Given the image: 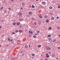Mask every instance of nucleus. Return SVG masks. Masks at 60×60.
Segmentation results:
<instances>
[{"label": "nucleus", "instance_id": "nucleus-1", "mask_svg": "<svg viewBox=\"0 0 60 60\" xmlns=\"http://www.w3.org/2000/svg\"><path fill=\"white\" fill-rule=\"evenodd\" d=\"M31 25L32 27H35V26L34 24V23L33 22H32L31 23Z\"/></svg>", "mask_w": 60, "mask_h": 60}, {"label": "nucleus", "instance_id": "nucleus-31", "mask_svg": "<svg viewBox=\"0 0 60 60\" xmlns=\"http://www.w3.org/2000/svg\"><path fill=\"white\" fill-rule=\"evenodd\" d=\"M3 8H4V7H2L1 8V9H3Z\"/></svg>", "mask_w": 60, "mask_h": 60}, {"label": "nucleus", "instance_id": "nucleus-13", "mask_svg": "<svg viewBox=\"0 0 60 60\" xmlns=\"http://www.w3.org/2000/svg\"><path fill=\"white\" fill-rule=\"evenodd\" d=\"M51 19L52 20H54V17H52L51 18Z\"/></svg>", "mask_w": 60, "mask_h": 60}, {"label": "nucleus", "instance_id": "nucleus-53", "mask_svg": "<svg viewBox=\"0 0 60 60\" xmlns=\"http://www.w3.org/2000/svg\"><path fill=\"white\" fill-rule=\"evenodd\" d=\"M52 40H51L50 41V42H52Z\"/></svg>", "mask_w": 60, "mask_h": 60}, {"label": "nucleus", "instance_id": "nucleus-39", "mask_svg": "<svg viewBox=\"0 0 60 60\" xmlns=\"http://www.w3.org/2000/svg\"><path fill=\"white\" fill-rule=\"evenodd\" d=\"M57 49H60V47H58Z\"/></svg>", "mask_w": 60, "mask_h": 60}, {"label": "nucleus", "instance_id": "nucleus-23", "mask_svg": "<svg viewBox=\"0 0 60 60\" xmlns=\"http://www.w3.org/2000/svg\"><path fill=\"white\" fill-rule=\"evenodd\" d=\"M49 30H50L52 29V28H51V27H50L49 28Z\"/></svg>", "mask_w": 60, "mask_h": 60}, {"label": "nucleus", "instance_id": "nucleus-44", "mask_svg": "<svg viewBox=\"0 0 60 60\" xmlns=\"http://www.w3.org/2000/svg\"><path fill=\"white\" fill-rule=\"evenodd\" d=\"M11 2H13V1H14V0H11Z\"/></svg>", "mask_w": 60, "mask_h": 60}, {"label": "nucleus", "instance_id": "nucleus-26", "mask_svg": "<svg viewBox=\"0 0 60 60\" xmlns=\"http://www.w3.org/2000/svg\"><path fill=\"white\" fill-rule=\"evenodd\" d=\"M18 32H19V31L18 30H16L15 31V32H16V33H18Z\"/></svg>", "mask_w": 60, "mask_h": 60}, {"label": "nucleus", "instance_id": "nucleus-49", "mask_svg": "<svg viewBox=\"0 0 60 60\" xmlns=\"http://www.w3.org/2000/svg\"><path fill=\"white\" fill-rule=\"evenodd\" d=\"M45 60H48L47 59H45Z\"/></svg>", "mask_w": 60, "mask_h": 60}, {"label": "nucleus", "instance_id": "nucleus-51", "mask_svg": "<svg viewBox=\"0 0 60 60\" xmlns=\"http://www.w3.org/2000/svg\"><path fill=\"white\" fill-rule=\"evenodd\" d=\"M21 10H23V8H21Z\"/></svg>", "mask_w": 60, "mask_h": 60}, {"label": "nucleus", "instance_id": "nucleus-5", "mask_svg": "<svg viewBox=\"0 0 60 60\" xmlns=\"http://www.w3.org/2000/svg\"><path fill=\"white\" fill-rule=\"evenodd\" d=\"M42 4H44V5H45V4H46V3H45L44 2H42Z\"/></svg>", "mask_w": 60, "mask_h": 60}, {"label": "nucleus", "instance_id": "nucleus-55", "mask_svg": "<svg viewBox=\"0 0 60 60\" xmlns=\"http://www.w3.org/2000/svg\"><path fill=\"white\" fill-rule=\"evenodd\" d=\"M25 32H27V30H25Z\"/></svg>", "mask_w": 60, "mask_h": 60}, {"label": "nucleus", "instance_id": "nucleus-2", "mask_svg": "<svg viewBox=\"0 0 60 60\" xmlns=\"http://www.w3.org/2000/svg\"><path fill=\"white\" fill-rule=\"evenodd\" d=\"M45 48L46 49H47V50H49V49H51V48H50V47L48 46L46 47Z\"/></svg>", "mask_w": 60, "mask_h": 60}, {"label": "nucleus", "instance_id": "nucleus-46", "mask_svg": "<svg viewBox=\"0 0 60 60\" xmlns=\"http://www.w3.org/2000/svg\"><path fill=\"white\" fill-rule=\"evenodd\" d=\"M18 41H19V42H20L21 41H20V40H18Z\"/></svg>", "mask_w": 60, "mask_h": 60}, {"label": "nucleus", "instance_id": "nucleus-24", "mask_svg": "<svg viewBox=\"0 0 60 60\" xmlns=\"http://www.w3.org/2000/svg\"><path fill=\"white\" fill-rule=\"evenodd\" d=\"M49 55V54L48 53H47L46 54V56H48Z\"/></svg>", "mask_w": 60, "mask_h": 60}, {"label": "nucleus", "instance_id": "nucleus-48", "mask_svg": "<svg viewBox=\"0 0 60 60\" xmlns=\"http://www.w3.org/2000/svg\"><path fill=\"white\" fill-rule=\"evenodd\" d=\"M8 9H9V10H11V8H8Z\"/></svg>", "mask_w": 60, "mask_h": 60}, {"label": "nucleus", "instance_id": "nucleus-17", "mask_svg": "<svg viewBox=\"0 0 60 60\" xmlns=\"http://www.w3.org/2000/svg\"><path fill=\"white\" fill-rule=\"evenodd\" d=\"M49 8L50 9H52V7H49Z\"/></svg>", "mask_w": 60, "mask_h": 60}, {"label": "nucleus", "instance_id": "nucleus-22", "mask_svg": "<svg viewBox=\"0 0 60 60\" xmlns=\"http://www.w3.org/2000/svg\"><path fill=\"white\" fill-rule=\"evenodd\" d=\"M10 56L11 57H12V54H11L10 55Z\"/></svg>", "mask_w": 60, "mask_h": 60}, {"label": "nucleus", "instance_id": "nucleus-58", "mask_svg": "<svg viewBox=\"0 0 60 60\" xmlns=\"http://www.w3.org/2000/svg\"><path fill=\"white\" fill-rule=\"evenodd\" d=\"M2 47V46L1 45H0V47Z\"/></svg>", "mask_w": 60, "mask_h": 60}, {"label": "nucleus", "instance_id": "nucleus-62", "mask_svg": "<svg viewBox=\"0 0 60 60\" xmlns=\"http://www.w3.org/2000/svg\"><path fill=\"white\" fill-rule=\"evenodd\" d=\"M11 41H12V39L11 40Z\"/></svg>", "mask_w": 60, "mask_h": 60}, {"label": "nucleus", "instance_id": "nucleus-59", "mask_svg": "<svg viewBox=\"0 0 60 60\" xmlns=\"http://www.w3.org/2000/svg\"><path fill=\"white\" fill-rule=\"evenodd\" d=\"M14 21V22H15V20H14V21Z\"/></svg>", "mask_w": 60, "mask_h": 60}, {"label": "nucleus", "instance_id": "nucleus-19", "mask_svg": "<svg viewBox=\"0 0 60 60\" xmlns=\"http://www.w3.org/2000/svg\"><path fill=\"white\" fill-rule=\"evenodd\" d=\"M19 20H20V21H22V20H23V19L22 18L21 19H19Z\"/></svg>", "mask_w": 60, "mask_h": 60}, {"label": "nucleus", "instance_id": "nucleus-8", "mask_svg": "<svg viewBox=\"0 0 60 60\" xmlns=\"http://www.w3.org/2000/svg\"><path fill=\"white\" fill-rule=\"evenodd\" d=\"M41 21H39L38 22V23L39 25H40L41 24Z\"/></svg>", "mask_w": 60, "mask_h": 60}, {"label": "nucleus", "instance_id": "nucleus-29", "mask_svg": "<svg viewBox=\"0 0 60 60\" xmlns=\"http://www.w3.org/2000/svg\"><path fill=\"white\" fill-rule=\"evenodd\" d=\"M58 8H60V6H58Z\"/></svg>", "mask_w": 60, "mask_h": 60}, {"label": "nucleus", "instance_id": "nucleus-45", "mask_svg": "<svg viewBox=\"0 0 60 60\" xmlns=\"http://www.w3.org/2000/svg\"><path fill=\"white\" fill-rule=\"evenodd\" d=\"M45 18H47V15H45Z\"/></svg>", "mask_w": 60, "mask_h": 60}, {"label": "nucleus", "instance_id": "nucleus-28", "mask_svg": "<svg viewBox=\"0 0 60 60\" xmlns=\"http://www.w3.org/2000/svg\"><path fill=\"white\" fill-rule=\"evenodd\" d=\"M38 47H41V45H39L38 46Z\"/></svg>", "mask_w": 60, "mask_h": 60}, {"label": "nucleus", "instance_id": "nucleus-60", "mask_svg": "<svg viewBox=\"0 0 60 60\" xmlns=\"http://www.w3.org/2000/svg\"><path fill=\"white\" fill-rule=\"evenodd\" d=\"M58 59V58H56V59Z\"/></svg>", "mask_w": 60, "mask_h": 60}, {"label": "nucleus", "instance_id": "nucleus-4", "mask_svg": "<svg viewBox=\"0 0 60 60\" xmlns=\"http://www.w3.org/2000/svg\"><path fill=\"white\" fill-rule=\"evenodd\" d=\"M18 15L20 16H22V14L21 13H19L18 14Z\"/></svg>", "mask_w": 60, "mask_h": 60}, {"label": "nucleus", "instance_id": "nucleus-52", "mask_svg": "<svg viewBox=\"0 0 60 60\" xmlns=\"http://www.w3.org/2000/svg\"><path fill=\"white\" fill-rule=\"evenodd\" d=\"M4 12H5H5H6V10H5L4 11Z\"/></svg>", "mask_w": 60, "mask_h": 60}, {"label": "nucleus", "instance_id": "nucleus-50", "mask_svg": "<svg viewBox=\"0 0 60 60\" xmlns=\"http://www.w3.org/2000/svg\"><path fill=\"white\" fill-rule=\"evenodd\" d=\"M58 28L59 30V29H60V27H58Z\"/></svg>", "mask_w": 60, "mask_h": 60}, {"label": "nucleus", "instance_id": "nucleus-33", "mask_svg": "<svg viewBox=\"0 0 60 60\" xmlns=\"http://www.w3.org/2000/svg\"><path fill=\"white\" fill-rule=\"evenodd\" d=\"M46 22H49V20H46Z\"/></svg>", "mask_w": 60, "mask_h": 60}, {"label": "nucleus", "instance_id": "nucleus-14", "mask_svg": "<svg viewBox=\"0 0 60 60\" xmlns=\"http://www.w3.org/2000/svg\"><path fill=\"white\" fill-rule=\"evenodd\" d=\"M56 39H54L53 41V42H56Z\"/></svg>", "mask_w": 60, "mask_h": 60}, {"label": "nucleus", "instance_id": "nucleus-41", "mask_svg": "<svg viewBox=\"0 0 60 60\" xmlns=\"http://www.w3.org/2000/svg\"><path fill=\"white\" fill-rule=\"evenodd\" d=\"M54 56V55H52V57H53Z\"/></svg>", "mask_w": 60, "mask_h": 60}, {"label": "nucleus", "instance_id": "nucleus-15", "mask_svg": "<svg viewBox=\"0 0 60 60\" xmlns=\"http://www.w3.org/2000/svg\"><path fill=\"white\" fill-rule=\"evenodd\" d=\"M22 4L23 5H25V3H22Z\"/></svg>", "mask_w": 60, "mask_h": 60}, {"label": "nucleus", "instance_id": "nucleus-30", "mask_svg": "<svg viewBox=\"0 0 60 60\" xmlns=\"http://www.w3.org/2000/svg\"><path fill=\"white\" fill-rule=\"evenodd\" d=\"M13 25H15V24H16V23H13Z\"/></svg>", "mask_w": 60, "mask_h": 60}, {"label": "nucleus", "instance_id": "nucleus-9", "mask_svg": "<svg viewBox=\"0 0 60 60\" xmlns=\"http://www.w3.org/2000/svg\"><path fill=\"white\" fill-rule=\"evenodd\" d=\"M51 35H47V37H51Z\"/></svg>", "mask_w": 60, "mask_h": 60}, {"label": "nucleus", "instance_id": "nucleus-57", "mask_svg": "<svg viewBox=\"0 0 60 60\" xmlns=\"http://www.w3.org/2000/svg\"><path fill=\"white\" fill-rule=\"evenodd\" d=\"M35 35H38V34H35Z\"/></svg>", "mask_w": 60, "mask_h": 60}, {"label": "nucleus", "instance_id": "nucleus-35", "mask_svg": "<svg viewBox=\"0 0 60 60\" xmlns=\"http://www.w3.org/2000/svg\"><path fill=\"white\" fill-rule=\"evenodd\" d=\"M59 17H56V19H59Z\"/></svg>", "mask_w": 60, "mask_h": 60}, {"label": "nucleus", "instance_id": "nucleus-27", "mask_svg": "<svg viewBox=\"0 0 60 60\" xmlns=\"http://www.w3.org/2000/svg\"><path fill=\"white\" fill-rule=\"evenodd\" d=\"M46 57H49V55H47L46 56Z\"/></svg>", "mask_w": 60, "mask_h": 60}, {"label": "nucleus", "instance_id": "nucleus-20", "mask_svg": "<svg viewBox=\"0 0 60 60\" xmlns=\"http://www.w3.org/2000/svg\"><path fill=\"white\" fill-rule=\"evenodd\" d=\"M33 37L34 38H36V36L35 35H34L33 36Z\"/></svg>", "mask_w": 60, "mask_h": 60}, {"label": "nucleus", "instance_id": "nucleus-3", "mask_svg": "<svg viewBox=\"0 0 60 60\" xmlns=\"http://www.w3.org/2000/svg\"><path fill=\"white\" fill-rule=\"evenodd\" d=\"M29 33L30 34H33V32L31 30L29 31Z\"/></svg>", "mask_w": 60, "mask_h": 60}, {"label": "nucleus", "instance_id": "nucleus-61", "mask_svg": "<svg viewBox=\"0 0 60 60\" xmlns=\"http://www.w3.org/2000/svg\"><path fill=\"white\" fill-rule=\"evenodd\" d=\"M39 16H41V14H39Z\"/></svg>", "mask_w": 60, "mask_h": 60}, {"label": "nucleus", "instance_id": "nucleus-32", "mask_svg": "<svg viewBox=\"0 0 60 60\" xmlns=\"http://www.w3.org/2000/svg\"><path fill=\"white\" fill-rule=\"evenodd\" d=\"M2 26H0V29H1V28H2Z\"/></svg>", "mask_w": 60, "mask_h": 60}, {"label": "nucleus", "instance_id": "nucleus-38", "mask_svg": "<svg viewBox=\"0 0 60 60\" xmlns=\"http://www.w3.org/2000/svg\"><path fill=\"white\" fill-rule=\"evenodd\" d=\"M32 19H33V20H34V19H35L34 18H32Z\"/></svg>", "mask_w": 60, "mask_h": 60}, {"label": "nucleus", "instance_id": "nucleus-34", "mask_svg": "<svg viewBox=\"0 0 60 60\" xmlns=\"http://www.w3.org/2000/svg\"><path fill=\"white\" fill-rule=\"evenodd\" d=\"M32 56H35V54H33Z\"/></svg>", "mask_w": 60, "mask_h": 60}, {"label": "nucleus", "instance_id": "nucleus-25", "mask_svg": "<svg viewBox=\"0 0 60 60\" xmlns=\"http://www.w3.org/2000/svg\"><path fill=\"white\" fill-rule=\"evenodd\" d=\"M11 60H15V59L14 58H13L11 59Z\"/></svg>", "mask_w": 60, "mask_h": 60}, {"label": "nucleus", "instance_id": "nucleus-43", "mask_svg": "<svg viewBox=\"0 0 60 60\" xmlns=\"http://www.w3.org/2000/svg\"><path fill=\"white\" fill-rule=\"evenodd\" d=\"M48 53L49 54H51V52H48Z\"/></svg>", "mask_w": 60, "mask_h": 60}, {"label": "nucleus", "instance_id": "nucleus-37", "mask_svg": "<svg viewBox=\"0 0 60 60\" xmlns=\"http://www.w3.org/2000/svg\"><path fill=\"white\" fill-rule=\"evenodd\" d=\"M58 5V6H60V4H57Z\"/></svg>", "mask_w": 60, "mask_h": 60}, {"label": "nucleus", "instance_id": "nucleus-11", "mask_svg": "<svg viewBox=\"0 0 60 60\" xmlns=\"http://www.w3.org/2000/svg\"><path fill=\"white\" fill-rule=\"evenodd\" d=\"M28 46L27 45H26L25 46V47L26 48H27V47H28Z\"/></svg>", "mask_w": 60, "mask_h": 60}, {"label": "nucleus", "instance_id": "nucleus-40", "mask_svg": "<svg viewBox=\"0 0 60 60\" xmlns=\"http://www.w3.org/2000/svg\"><path fill=\"white\" fill-rule=\"evenodd\" d=\"M19 28H21V27H22V26L21 25L20 26H19Z\"/></svg>", "mask_w": 60, "mask_h": 60}, {"label": "nucleus", "instance_id": "nucleus-63", "mask_svg": "<svg viewBox=\"0 0 60 60\" xmlns=\"http://www.w3.org/2000/svg\"><path fill=\"white\" fill-rule=\"evenodd\" d=\"M43 56V55L42 54L41 55V56Z\"/></svg>", "mask_w": 60, "mask_h": 60}, {"label": "nucleus", "instance_id": "nucleus-6", "mask_svg": "<svg viewBox=\"0 0 60 60\" xmlns=\"http://www.w3.org/2000/svg\"><path fill=\"white\" fill-rule=\"evenodd\" d=\"M19 32H23V31L22 30H19Z\"/></svg>", "mask_w": 60, "mask_h": 60}, {"label": "nucleus", "instance_id": "nucleus-47", "mask_svg": "<svg viewBox=\"0 0 60 60\" xmlns=\"http://www.w3.org/2000/svg\"><path fill=\"white\" fill-rule=\"evenodd\" d=\"M4 21L3 20H1V22H3Z\"/></svg>", "mask_w": 60, "mask_h": 60}, {"label": "nucleus", "instance_id": "nucleus-16", "mask_svg": "<svg viewBox=\"0 0 60 60\" xmlns=\"http://www.w3.org/2000/svg\"><path fill=\"white\" fill-rule=\"evenodd\" d=\"M39 32H40V31H38L37 32V34H39Z\"/></svg>", "mask_w": 60, "mask_h": 60}, {"label": "nucleus", "instance_id": "nucleus-7", "mask_svg": "<svg viewBox=\"0 0 60 60\" xmlns=\"http://www.w3.org/2000/svg\"><path fill=\"white\" fill-rule=\"evenodd\" d=\"M29 14L30 15H31V14H32V13L31 12H29Z\"/></svg>", "mask_w": 60, "mask_h": 60}, {"label": "nucleus", "instance_id": "nucleus-56", "mask_svg": "<svg viewBox=\"0 0 60 60\" xmlns=\"http://www.w3.org/2000/svg\"><path fill=\"white\" fill-rule=\"evenodd\" d=\"M22 52H23V51H22L20 52V53H22Z\"/></svg>", "mask_w": 60, "mask_h": 60}, {"label": "nucleus", "instance_id": "nucleus-12", "mask_svg": "<svg viewBox=\"0 0 60 60\" xmlns=\"http://www.w3.org/2000/svg\"><path fill=\"white\" fill-rule=\"evenodd\" d=\"M51 40V38H50L48 39V41H50Z\"/></svg>", "mask_w": 60, "mask_h": 60}, {"label": "nucleus", "instance_id": "nucleus-42", "mask_svg": "<svg viewBox=\"0 0 60 60\" xmlns=\"http://www.w3.org/2000/svg\"><path fill=\"white\" fill-rule=\"evenodd\" d=\"M52 3H53V4H54V3H55V2L54 1H53L52 2Z\"/></svg>", "mask_w": 60, "mask_h": 60}, {"label": "nucleus", "instance_id": "nucleus-36", "mask_svg": "<svg viewBox=\"0 0 60 60\" xmlns=\"http://www.w3.org/2000/svg\"><path fill=\"white\" fill-rule=\"evenodd\" d=\"M39 18H42V16H39Z\"/></svg>", "mask_w": 60, "mask_h": 60}, {"label": "nucleus", "instance_id": "nucleus-18", "mask_svg": "<svg viewBox=\"0 0 60 60\" xmlns=\"http://www.w3.org/2000/svg\"><path fill=\"white\" fill-rule=\"evenodd\" d=\"M19 24H20V22H17V25H19Z\"/></svg>", "mask_w": 60, "mask_h": 60}, {"label": "nucleus", "instance_id": "nucleus-10", "mask_svg": "<svg viewBox=\"0 0 60 60\" xmlns=\"http://www.w3.org/2000/svg\"><path fill=\"white\" fill-rule=\"evenodd\" d=\"M8 41H11V39L10 38H8Z\"/></svg>", "mask_w": 60, "mask_h": 60}, {"label": "nucleus", "instance_id": "nucleus-21", "mask_svg": "<svg viewBox=\"0 0 60 60\" xmlns=\"http://www.w3.org/2000/svg\"><path fill=\"white\" fill-rule=\"evenodd\" d=\"M34 7H34V5H32V8H34Z\"/></svg>", "mask_w": 60, "mask_h": 60}, {"label": "nucleus", "instance_id": "nucleus-54", "mask_svg": "<svg viewBox=\"0 0 60 60\" xmlns=\"http://www.w3.org/2000/svg\"><path fill=\"white\" fill-rule=\"evenodd\" d=\"M15 34V33L14 32L12 33V34Z\"/></svg>", "mask_w": 60, "mask_h": 60}, {"label": "nucleus", "instance_id": "nucleus-64", "mask_svg": "<svg viewBox=\"0 0 60 60\" xmlns=\"http://www.w3.org/2000/svg\"><path fill=\"white\" fill-rule=\"evenodd\" d=\"M2 37H3V36H4V35H2Z\"/></svg>", "mask_w": 60, "mask_h": 60}]
</instances>
